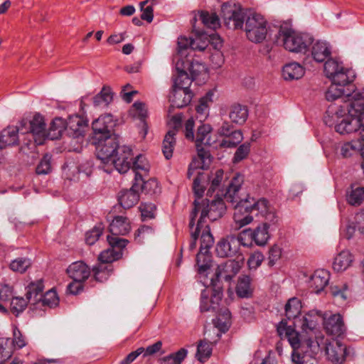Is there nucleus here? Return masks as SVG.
Masks as SVG:
<instances>
[{
	"label": "nucleus",
	"mask_w": 364,
	"mask_h": 364,
	"mask_svg": "<svg viewBox=\"0 0 364 364\" xmlns=\"http://www.w3.org/2000/svg\"><path fill=\"white\" fill-rule=\"evenodd\" d=\"M109 230L112 234L111 236L125 235L131 230L130 222L126 217L116 216L109 224Z\"/></svg>",
	"instance_id": "a878e982"
},
{
	"label": "nucleus",
	"mask_w": 364,
	"mask_h": 364,
	"mask_svg": "<svg viewBox=\"0 0 364 364\" xmlns=\"http://www.w3.org/2000/svg\"><path fill=\"white\" fill-rule=\"evenodd\" d=\"M139 185V190L146 191L149 194H156L160 192V187L158 181L155 178H150L147 181H144L142 177L141 181H138Z\"/></svg>",
	"instance_id": "864d4df0"
},
{
	"label": "nucleus",
	"mask_w": 364,
	"mask_h": 364,
	"mask_svg": "<svg viewBox=\"0 0 364 364\" xmlns=\"http://www.w3.org/2000/svg\"><path fill=\"white\" fill-rule=\"evenodd\" d=\"M304 68L298 63L286 64L282 69V75L285 80H298L304 75Z\"/></svg>",
	"instance_id": "473e14b6"
},
{
	"label": "nucleus",
	"mask_w": 364,
	"mask_h": 364,
	"mask_svg": "<svg viewBox=\"0 0 364 364\" xmlns=\"http://www.w3.org/2000/svg\"><path fill=\"white\" fill-rule=\"evenodd\" d=\"M30 131L34 136L39 138L46 136V123L43 116L39 114L34 115L33 119L30 122Z\"/></svg>",
	"instance_id": "e433bc0d"
},
{
	"label": "nucleus",
	"mask_w": 364,
	"mask_h": 364,
	"mask_svg": "<svg viewBox=\"0 0 364 364\" xmlns=\"http://www.w3.org/2000/svg\"><path fill=\"white\" fill-rule=\"evenodd\" d=\"M103 227L101 224L95 226L91 230L88 231L85 235V242L87 245L95 244L102 234Z\"/></svg>",
	"instance_id": "680f3d73"
},
{
	"label": "nucleus",
	"mask_w": 364,
	"mask_h": 364,
	"mask_svg": "<svg viewBox=\"0 0 364 364\" xmlns=\"http://www.w3.org/2000/svg\"><path fill=\"white\" fill-rule=\"evenodd\" d=\"M301 305L300 300L297 298H291L289 299L285 305V314L288 319H294L296 321L300 314Z\"/></svg>",
	"instance_id": "37998d69"
},
{
	"label": "nucleus",
	"mask_w": 364,
	"mask_h": 364,
	"mask_svg": "<svg viewBox=\"0 0 364 364\" xmlns=\"http://www.w3.org/2000/svg\"><path fill=\"white\" fill-rule=\"evenodd\" d=\"M113 271L112 264L100 262L93 267L92 272L96 281L103 282L107 281Z\"/></svg>",
	"instance_id": "58836bf2"
},
{
	"label": "nucleus",
	"mask_w": 364,
	"mask_h": 364,
	"mask_svg": "<svg viewBox=\"0 0 364 364\" xmlns=\"http://www.w3.org/2000/svg\"><path fill=\"white\" fill-rule=\"evenodd\" d=\"M31 265V261L26 257H18L10 263V268L14 272H25Z\"/></svg>",
	"instance_id": "6e6d98bb"
},
{
	"label": "nucleus",
	"mask_w": 364,
	"mask_h": 364,
	"mask_svg": "<svg viewBox=\"0 0 364 364\" xmlns=\"http://www.w3.org/2000/svg\"><path fill=\"white\" fill-rule=\"evenodd\" d=\"M323 326L328 334L336 336L343 334L346 330L343 318L339 314L323 318Z\"/></svg>",
	"instance_id": "6ab92c4d"
},
{
	"label": "nucleus",
	"mask_w": 364,
	"mask_h": 364,
	"mask_svg": "<svg viewBox=\"0 0 364 364\" xmlns=\"http://www.w3.org/2000/svg\"><path fill=\"white\" fill-rule=\"evenodd\" d=\"M231 313L228 309H224L221 311L217 318V325L220 328L225 331L228 329L230 325Z\"/></svg>",
	"instance_id": "052dcab7"
},
{
	"label": "nucleus",
	"mask_w": 364,
	"mask_h": 364,
	"mask_svg": "<svg viewBox=\"0 0 364 364\" xmlns=\"http://www.w3.org/2000/svg\"><path fill=\"white\" fill-rule=\"evenodd\" d=\"M228 117L232 123L242 125L248 117L247 108L240 104H233L228 108Z\"/></svg>",
	"instance_id": "c85d7f7f"
},
{
	"label": "nucleus",
	"mask_w": 364,
	"mask_h": 364,
	"mask_svg": "<svg viewBox=\"0 0 364 364\" xmlns=\"http://www.w3.org/2000/svg\"><path fill=\"white\" fill-rule=\"evenodd\" d=\"M351 87V88L347 87L345 89L332 82L325 93L326 99L328 101H334L343 97L348 98L349 102H353L358 97H360L361 94L355 92L354 86Z\"/></svg>",
	"instance_id": "f3484780"
},
{
	"label": "nucleus",
	"mask_w": 364,
	"mask_h": 364,
	"mask_svg": "<svg viewBox=\"0 0 364 364\" xmlns=\"http://www.w3.org/2000/svg\"><path fill=\"white\" fill-rule=\"evenodd\" d=\"M277 331L281 337L286 338L291 345L292 353H301L303 350L301 348H310L316 351L320 348L321 343L318 340L314 341L312 337L301 338L299 333L291 326H288L284 320L281 321L277 327Z\"/></svg>",
	"instance_id": "39448f33"
},
{
	"label": "nucleus",
	"mask_w": 364,
	"mask_h": 364,
	"mask_svg": "<svg viewBox=\"0 0 364 364\" xmlns=\"http://www.w3.org/2000/svg\"><path fill=\"white\" fill-rule=\"evenodd\" d=\"M66 272L73 280L85 282L90 275V269L84 262L77 261L68 266Z\"/></svg>",
	"instance_id": "aec40b11"
},
{
	"label": "nucleus",
	"mask_w": 364,
	"mask_h": 364,
	"mask_svg": "<svg viewBox=\"0 0 364 364\" xmlns=\"http://www.w3.org/2000/svg\"><path fill=\"white\" fill-rule=\"evenodd\" d=\"M328 360L332 364H343L346 356V346L338 340H331L324 343Z\"/></svg>",
	"instance_id": "ddd939ff"
},
{
	"label": "nucleus",
	"mask_w": 364,
	"mask_h": 364,
	"mask_svg": "<svg viewBox=\"0 0 364 364\" xmlns=\"http://www.w3.org/2000/svg\"><path fill=\"white\" fill-rule=\"evenodd\" d=\"M364 151V141L360 138L357 141L345 143L341 148V154L343 157H350L358 151Z\"/></svg>",
	"instance_id": "4c0bfd02"
},
{
	"label": "nucleus",
	"mask_w": 364,
	"mask_h": 364,
	"mask_svg": "<svg viewBox=\"0 0 364 364\" xmlns=\"http://www.w3.org/2000/svg\"><path fill=\"white\" fill-rule=\"evenodd\" d=\"M279 38L282 40L284 48L294 53H305L314 42V38L310 34L296 33L287 23L281 25Z\"/></svg>",
	"instance_id": "20e7f679"
},
{
	"label": "nucleus",
	"mask_w": 364,
	"mask_h": 364,
	"mask_svg": "<svg viewBox=\"0 0 364 364\" xmlns=\"http://www.w3.org/2000/svg\"><path fill=\"white\" fill-rule=\"evenodd\" d=\"M50 160L51 156L46 154L36 167V173L38 175L49 173L51 171Z\"/></svg>",
	"instance_id": "338daca9"
},
{
	"label": "nucleus",
	"mask_w": 364,
	"mask_h": 364,
	"mask_svg": "<svg viewBox=\"0 0 364 364\" xmlns=\"http://www.w3.org/2000/svg\"><path fill=\"white\" fill-rule=\"evenodd\" d=\"M321 317L318 311L312 310L304 315L301 318H298L294 321V324L299 325L303 333H305L308 337L313 338V336H316V326ZM315 338H318L316 336Z\"/></svg>",
	"instance_id": "4468645a"
},
{
	"label": "nucleus",
	"mask_w": 364,
	"mask_h": 364,
	"mask_svg": "<svg viewBox=\"0 0 364 364\" xmlns=\"http://www.w3.org/2000/svg\"><path fill=\"white\" fill-rule=\"evenodd\" d=\"M362 95L346 105L348 114L353 116V120L358 121L356 130H360V139L364 141V101Z\"/></svg>",
	"instance_id": "f8f14e48"
},
{
	"label": "nucleus",
	"mask_w": 364,
	"mask_h": 364,
	"mask_svg": "<svg viewBox=\"0 0 364 364\" xmlns=\"http://www.w3.org/2000/svg\"><path fill=\"white\" fill-rule=\"evenodd\" d=\"M311 45V54L315 61L322 63L330 57L331 48L326 42L318 41Z\"/></svg>",
	"instance_id": "cd10ccee"
},
{
	"label": "nucleus",
	"mask_w": 364,
	"mask_h": 364,
	"mask_svg": "<svg viewBox=\"0 0 364 364\" xmlns=\"http://www.w3.org/2000/svg\"><path fill=\"white\" fill-rule=\"evenodd\" d=\"M223 291L220 289H213L211 294V299H209L206 290H203L201 293L200 298V310L201 311H208L211 309L215 310L221 300Z\"/></svg>",
	"instance_id": "393cba45"
},
{
	"label": "nucleus",
	"mask_w": 364,
	"mask_h": 364,
	"mask_svg": "<svg viewBox=\"0 0 364 364\" xmlns=\"http://www.w3.org/2000/svg\"><path fill=\"white\" fill-rule=\"evenodd\" d=\"M269 227L267 223H264L262 225H259L253 231L250 229L244 230L241 232L242 237H243L245 241L247 237L246 243H248L249 246L252 245V241H255L257 245H264L269 239Z\"/></svg>",
	"instance_id": "dca6fc26"
},
{
	"label": "nucleus",
	"mask_w": 364,
	"mask_h": 364,
	"mask_svg": "<svg viewBox=\"0 0 364 364\" xmlns=\"http://www.w3.org/2000/svg\"><path fill=\"white\" fill-rule=\"evenodd\" d=\"M44 285L41 279L30 283L26 287V296L31 304H40L43 296Z\"/></svg>",
	"instance_id": "c756f323"
},
{
	"label": "nucleus",
	"mask_w": 364,
	"mask_h": 364,
	"mask_svg": "<svg viewBox=\"0 0 364 364\" xmlns=\"http://www.w3.org/2000/svg\"><path fill=\"white\" fill-rule=\"evenodd\" d=\"M142 176L136 174L132 186L129 190L121 191L119 196V202L124 209H129L136 205L139 200V181H141Z\"/></svg>",
	"instance_id": "2eb2a0df"
},
{
	"label": "nucleus",
	"mask_w": 364,
	"mask_h": 364,
	"mask_svg": "<svg viewBox=\"0 0 364 364\" xmlns=\"http://www.w3.org/2000/svg\"><path fill=\"white\" fill-rule=\"evenodd\" d=\"M353 260V257L348 250L341 252L334 259L333 268L336 272H343L348 268Z\"/></svg>",
	"instance_id": "f704fd0d"
},
{
	"label": "nucleus",
	"mask_w": 364,
	"mask_h": 364,
	"mask_svg": "<svg viewBox=\"0 0 364 364\" xmlns=\"http://www.w3.org/2000/svg\"><path fill=\"white\" fill-rule=\"evenodd\" d=\"M355 77L354 72L352 70L343 67L342 70L338 71L331 80L333 83L343 88L346 86H348V87L351 88L352 85L350 83L353 82Z\"/></svg>",
	"instance_id": "2f4dec72"
},
{
	"label": "nucleus",
	"mask_w": 364,
	"mask_h": 364,
	"mask_svg": "<svg viewBox=\"0 0 364 364\" xmlns=\"http://www.w3.org/2000/svg\"><path fill=\"white\" fill-rule=\"evenodd\" d=\"M213 92L210 90L199 100L198 105L196 107V110L197 114L196 117L200 122L205 120L208 117L209 107L213 102Z\"/></svg>",
	"instance_id": "7c9ffc66"
},
{
	"label": "nucleus",
	"mask_w": 364,
	"mask_h": 364,
	"mask_svg": "<svg viewBox=\"0 0 364 364\" xmlns=\"http://www.w3.org/2000/svg\"><path fill=\"white\" fill-rule=\"evenodd\" d=\"M107 240L110 247L102 251L100 254L98 259L100 262L112 264L114 261L122 257L123 250L129 243V241L127 239L116 236H107Z\"/></svg>",
	"instance_id": "1a4fd4ad"
},
{
	"label": "nucleus",
	"mask_w": 364,
	"mask_h": 364,
	"mask_svg": "<svg viewBox=\"0 0 364 364\" xmlns=\"http://www.w3.org/2000/svg\"><path fill=\"white\" fill-rule=\"evenodd\" d=\"M178 62L177 66H178ZM177 70L178 75L173 78V88L190 90L189 87L193 80L188 75L186 70L183 69L180 70L178 67H177Z\"/></svg>",
	"instance_id": "ea45409f"
},
{
	"label": "nucleus",
	"mask_w": 364,
	"mask_h": 364,
	"mask_svg": "<svg viewBox=\"0 0 364 364\" xmlns=\"http://www.w3.org/2000/svg\"><path fill=\"white\" fill-rule=\"evenodd\" d=\"M250 151V143L245 142L241 144L236 150L232 161L238 163L245 159Z\"/></svg>",
	"instance_id": "69168bd1"
},
{
	"label": "nucleus",
	"mask_w": 364,
	"mask_h": 364,
	"mask_svg": "<svg viewBox=\"0 0 364 364\" xmlns=\"http://www.w3.org/2000/svg\"><path fill=\"white\" fill-rule=\"evenodd\" d=\"M330 279L329 272L325 269L314 272L309 281V288L312 292L320 293L328 284Z\"/></svg>",
	"instance_id": "4be33fe9"
},
{
	"label": "nucleus",
	"mask_w": 364,
	"mask_h": 364,
	"mask_svg": "<svg viewBox=\"0 0 364 364\" xmlns=\"http://www.w3.org/2000/svg\"><path fill=\"white\" fill-rule=\"evenodd\" d=\"M115 124L116 123L111 114H105L99 117L92 124L93 130L92 141L112 136L111 132Z\"/></svg>",
	"instance_id": "9b49d317"
},
{
	"label": "nucleus",
	"mask_w": 364,
	"mask_h": 364,
	"mask_svg": "<svg viewBox=\"0 0 364 364\" xmlns=\"http://www.w3.org/2000/svg\"><path fill=\"white\" fill-rule=\"evenodd\" d=\"M244 182V176L236 173L229 183L225 193H222L226 202L234 206L233 220L235 230L251 223L255 217L261 215L270 223H276L277 217L268 201L264 198L256 200L247 196L240 198L239 192Z\"/></svg>",
	"instance_id": "f257e3e1"
},
{
	"label": "nucleus",
	"mask_w": 364,
	"mask_h": 364,
	"mask_svg": "<svg viewBox=\"0 0 364 364\" xmlns=\"http://www.w3.org/2000/svg\"><path fill=\"white\" fill-rule=\"evenodd\" d=\"M212 354L211 343L201 341L197 347L196 358L200 362H204Z\"/></svg>",
	"instance_id": "603ef678"
},
{
	"label": "nucleus",
	"mask_w": 364,
	"mask_h": 364,
	"mask_svg": "<svg viewBox=\"0 0 364 364\" xmlns=\"http://www.w3.org/2000/svg\"><path fill=\"white\" fill-rule=\"evenodd\" d=\"M193 94L190 90L173 88L169 96L172 107L181 108L188 105L192 99Z\"/></svg>",
	"instance_id": "b1692460"
},
{
	"label": "nucleus",
	"mask_w": 364,
	"mask_h": 364,
	"mask_svg": "<svg viewBox=\"0 0 364 364\" xmlns=\"http://www.w3.org/2000/svg\"><path fill=\"white\" fill-rule=\"evenodd\" d=\"M198 16L204 26L208 28L215 31L220 26V18L215 12L202 10L198 12Z\"/></svg>",
	"instance_id": "c9c22d12"
},
{
	"label": "nucleus",
	"mask_w": 364,
	"mask_h": 364,
	"mask_svg": "<svg viewBox=\"0 0 364 364\" xmlns=\"http://www.w3.org/2000/svg\"><path fill=\"white\" fill-rule=\"evenodd\" d=\"M224 171L222 169L217 170L214 174L212 175L210 180V186L207 192V197H211L212 194L216 191L220 190V188L223 183Z\"/></svg>",
	"instance_id": "3c124183"
},
{
	"label": "nucleus",
	"mask_w": 364,
	"mask_h": 364,
	"mask_svg": "<svg viewBox=\"0 0 364 364\" xmlns=\"http://www.w3.org/2000/svg\"><path fill=\"white\" fill-rule=\"evenodd\" d=\"M139 209L143 220L155 218L156 207L154 203H141Z\"/></svg>",
	"instance_id": "e2e57ef3"
},
{
	"label": "nucleus",
	"mask_w": 364,
	"mask_h": 364,
	"mask_svg": "<svg viewBox=\"0 0 364 364\" xmlns=\"http://www.w3.org/2000/svg\"><path fill=\"white\" fill-rule=\"evenodd\" d=\"M291 360L294 364H318L315 358L309 355H302L301 353H292Z\"/></svg>",
	"instance_id": "774afa93"
},
{
	"label": "nucleus",
	"mask_w": 364,
	"mask_h": 364,
	"mask_svg": "<svg viewBox=\"0 0 364 364\" xmlns=\"http://www.w3.org/2000/svg\"><path fill=\"white\" fill-rule=\"evenodd\" d=\"M187 355V350L181 348L176 353H171L163 358L168 364H181Z\"/></svg>",
	"instance_id": "bf43d9fd"
},
{
	"label": "nucleus",
	"mask_w": 364,
	"mask_h": 364,
	"mask_svg": "<svg viewBox=\"0 0 364 364\" xmlns=\"http://www.w3.org/2000/svg\"><path fill=\"white\" fill-rule=\"evenodd\" d=\"M205 178L203 173L198 172L197 176L193 180V190L196 198L193 202V208L190 215L189 228L191 229L195 225V220L199 212L200 215L197 223L199 227L203 228V224H206V218L215 221L220 218L226 210L225 202L219 197L218 193L214 199L210 200L208 198L201 199L205 190L202 181L205 180Z\"/></svg>",
	"instance_id": "7ed1b4c3"
},
{
	"label": "nucleus",
	"mask_w": 364,
	"mask_h": 364,
	"mask_svg": "<svg viewBox=\"0 0 364 364\" xmlns=\"http://www.w3.org/2000/svg\"><path fill=\"white\" fill-rule=\"evenodd\" d=\"M358 121L353 120V116L348 114L346 118H344L340 123L335 126L336 131L341 134H349L357 132L356 126Z\"/></svg>",
	"instance_id": "a19ab883"
},
{
	"label": "nucleus",
	"mask_w": 364,
	"mask_h": 364,
	"mask_svg": "<svg viewBox=\"0 0 364 364\" xmlns=\"http://www.w3.org/2000/svg\"><path fill=\"white\" fill-rule=\"evenodd\" d=\"M131 168V166H130ZM132 170L135 173V176L136 174H140L142 176V174L140 171L144 172V173H147L150 169V165L143 155H138L132 162ZM136 176H134L135 178Z\"/></svg>",
	"instance_id": "8fccbe9b"
},
{
	"label": "nucleus",
	"mask_w": 364,
	"mask_h": 364,
	"mask_svg": "<svg viewBox=\"0 0 364 364\" xmlns=\"http://www.w3.org/2000/svg\"><path fill=\"white\" fill-rule=\"evenodd\" d=\"M221 12L224 23L228 28L233 30L243 28L248 15L240 4L224 3L221 7Z\"/></svg>",
	"instance_id": "0eeeda50"
},
{
	"label": "nucleus",
	"mask_w": 364,
	"mask_h": 364,
	"mask_svg": "<svg viewBox=\"0 0 364 364\" xmlns=\"http://www.w3.org/2000/svg\"><path fill=\"white\" fill-rule=\"evenodd\" d=\"M240 245L249 246L242 237L241 232L237 237L228 235L221 238L216 245L215 252L220 257H233L239 252Z\"/></svg>",
	"instance_id": "9d476101"
},
{
	"label": "nucleus",
	"mask_w": 364,
	"mask_h": 364,
	"mask_svg": "<svg viewBox=\"0 0 364 364\" xmlns=\"http://www.w3.org/2000/svg\"><path fill=\"white\" fill-rule=\"evenodd\" d=\"M92 143L104 171L111 173L115 168L119 173H124L129 170L133 159L132 151L127 146H119L115 135L92 141Z\"/></svg>",
	"instance_id": "f03ea898"
},
{
	"label": "nucleus",
	"mask_w": 364,
	"mask_h": 364,
	"mask_svg": "<svg viewBox=\"0 0 364 364\" xmlns=\"http://www.w3.org/2000/svg\"><path fill=\"white\" fill-rule=\"evenodd\" d=\"M241 265L240 262L235 260H228L219 264L215 272V280L224 279L225 281H230L240 271Z\"/></svg>",
	"instance_id": "a211bd4d"
},
{
	"label": "nucleus",
	"mask_w": 364,
	"mask_h": 364,
	"mask_svg": "<svg viewBox=\"0 0 364 364\" xmlns=\"http://www.w3.org/2000/svg\"><path fill=\"white\" fill-rule=\"evenodd\" d=\"M343 68L341 63L330 58L324 64V73L326 76L330 80Z\"/></svg>",
	"instance_id": "5fc2aeb1"
},
{
	"label": "nucleus",
	"mask_w": 364,
	"mask_h": 364,
	"mask_svg": "<svg viewBox=\"0 0 364 364\" xmlns=\"http://www.w3.org/2000/svg\"><path fill=\"white\" fill-rule=\"evenodd\" d=\"M211 131L212 127L210 124H202L198 128L196 137V145L198 151V149H203L202 145L210 146L212 144Z\"/></svg>",
	"instance_id": "72a5a7b5"
},
{
	"label": "nucleus",
	"mask_w": 364,
	"mask_h": 364,
	"mask_svg": "<svg viewBox=\"0 0 364 364\" xmlns=\"http://www.w3.org/2000/svg\"><path fill=\"white\" fill-rule=\"evenodd\" d=\"M347 200L352 205H360L364 201V187L352 186Z\"/></svg>",
	"instance_id": "49530a36"
},
{
	"label": "nucleus",
	"mask_w": 364,
	"mask_h": 364,
	"mask_svg": "<svg viewBox=\"0 0 364 364\" xmlns=\"http://www.w3.org/2000/svg\"><path fill=\"white\" fill-rule=\"evenodd\" d=\"M113 99V93L109 87H104L102 90L93 97V104L95 107H106Z\"/></svg>",
	"instance_id": "a18cd8bd"
},
{
	"label": "nucleus",
	"mask_w": 364,
	"mask_h": 364,
	"mask_svg": "<svg viewBox=\"0 0 364 364\" xmlns=\"http://www.w3.org/2000/svg\"><path fill=\"white\" fill-rule=\"evenodd\" d=\"M40 304H41L42 306H48L49 307L57 306L58 304V298L56 292L53 290L48 291L45 294H43Z\"/></svg>",
	"instance_id": "0e129e2a"
},
{
	"label": "nucleus",
	"mask_w": 364,
	"mask_h": 364,
	"mask_svg": "<svg viewBox=\"0 0 364 364\" xmlns=\"http://www.w3.org/2000/svg\"><path fill=\"white\" fill-rule=\"evenodd\" d=\"M200 251L196 256V263L198 267V272L202 274L211 267V255L209 250L213 246L214 240L209 226L207 224H203V228H200Z\"/></svg>",
	"instance_id": "6e6552de"
},
{
	"label": "nucleus",
	"mask_w": 364,
	"mask_h": 364,
	"mask_svg": "<svg viewBox=\"0 0 364 364\" xmlns=\"http://www.w3.org/2000/svg\"><path fill=\"white\" fill-rule=\"evenodd\" d=\"M243 139V135L240 130L233 132L228 134L221 141L220 146L225 148H233L239 144Z\"/></svg>",
	"instance_id": "09e8293b"
},
{
	"label": "nucleus",
	"mask_w": 364,
	"mask_h": 364,
	"mask_svg": "<svg viewBox=\"0 0 364 364\" xmlns=\"http://www.w3.org/2000/svg\"><path fill=\"white\" fill-rule=\"evenodd\" d=\"M211 163L210 154L204 149H198V158L194 159L189 165L187 172L188 178H191L193 174V171L196 169H207Z\"/></svg>",
	"instance_id": "5701e85b"
},
{
	"label": "nucleus",
	"mask_w": 364,
	"mask_h": 364,
	"mask_svg": "<svg viewBox=\"0 0 364 364\" xmlns=\"http://www.w3.org/2000/svg\"><path fill=\"white\" fill-rule=\"evenodd\" d=\"M28 303H29V301L27 298L24 299L20 296L13 297L11 301V310L12 313L18 316L24 311Z\"/></svg>",
	"instance_id": "13d9d810"
},
{
	"label": "nucleus",
	"mask_w": 364,
	"mask_h": 364,
	"mask_svg": "<svg viewBox=\"0 0 364 364\" xmlns=\"http://www.w3.org/2000/svg\"><path fill=\"white\" fill-rule=\"evenodd\" d=\"M251 279L249 276L244 275L239 278L237 287V294L241 298H247L252 294Z\"/></svg>",
	"instance_id": "c03bdc74"
},
{
	"label": "nucleus",
	"mask_w": 364,
	"mask_h": 364,
	"mask_svg": "<svg viewBox=\"0 0 364 364\" xmlns=\"http://www.w3.org/2000/svg\"><path fill=\"white\" fill-rule=\"evenodd\" d=\"M176 134V129L168 131L163 141L162 151L166 159H171L173 156V148L176 143L174 138Z\"/></svg>",
	"instance_id": "79ce46f5"
},
{
	"label": "nucleus",
	"mask_w": 364,
	"mask_h": 364,
	"mask_svg": "<svg viewBox=\"0 0 364 364\" xmlns=\"http://www.w3.org/2000/svg\"><path fill=\"white\" fill-rule=\"evenodd\" d=\"M133 112L134 115L138 117L141 121V122H143L144 128V135H146L147 130L146 124L145 123V119L147 116V110L145 104L140 102H134V104L133 105Z\"/></svg>",
	"instance_id": "4d7b16f0"
},
{
	"label": "nucleus",
	"mask_w": 364,
	"mask_h": 364,
	"mask_svg": "<svg viewBox=\"0 0 364 364\" xmlns=\"http://www.w3.org/2000/svg\"><path fill=\"white\" fill-rule=\"evenodd\" d=\"M247 38L252 43H262L268 33V22L261 14L253 13L247 16L245 23Z\"/></svg>",
	"instance_id": "423d86ee"
},
{
	"label": "nucleus",
	"mask_w": 364,
	"mask_h": 364,
	"mask_svg": "<svg viewBox=\"0 0 364 364\" xmlns=\"http://www.w3.org/2000/svg\"><path fill=\"white\" fill-rule=\"evenodd\" d=\"M20 128L8 127L0 132V149L18 144Z\"/></svg>",
	"instance_id": "bb28decb"
},
{
	"label": "nucleus",
	"mask_w": 364,
	"mask_h": 364,
	"mask_svg": "<svg viewBox=\"0 0 364 364\" xmlns=\"http://www.w3.org/2000/svg\"><path fill=\"white\" fill-rule=\"evenodd\" d=\"M65 129V122L62 118H55L50 123L48 132V136L51 139H58L61 136L63 130Z\"/></svg>",
	"instance_id": "de8ad7c7"
},
{
	"label": "nucleus",
	"mask_w": 364,
	"mask_h": 364,
	"mask_svg": "<svg viewBox=\"0 0 364 364\" xmlns=\"http://www.w3.org/2000/svg\"><path fill=\"white\" fill-rule=\"evenodd\" d=\"M87 126V121L79 115L70 116L65 122V129L74 138L82 136Z\"/></svg>",
	"instance_id": "412c9836"
}]
</instances>
